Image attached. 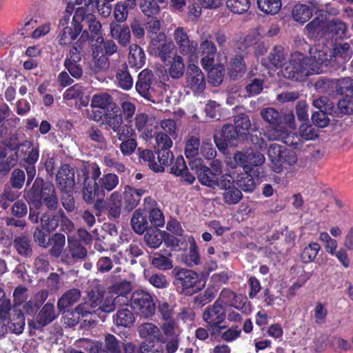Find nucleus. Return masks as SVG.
I'll use <instances>...</instances> for the list:
<instances>
[{"mask_svg": "<svg viewBox=\"0 0 353 353\" xmlns=\"http://www.w3.org/2000/svg\"><path fill=\"white\" fill-rule=\"evenodd\" d=\"M352 54V50L347 43L336 44L332 52L327 47L315 45L310 48V57L298 52L292 54L289 63L281 70L282 74L285 78L302 81L310 75L321 72V65H327L332 55L336 59H341V62H345Z\"/></svg>", "mask_w": 353, "mask_h": 353, "instance_id": "nucleus-1", "label": "nucleus"}, {"mask_svg": "<svg viewBox=\"0 0 353 353\" xmlns=\"http://www.w3.org/2000/svg\"><path fill=\"white\" fill-rule=\"evenodd\" d=\"M130 291L129 283H120L114 286L112 292L110 293L92 296L89 301L77 305L75 312L81 318L85 325H94L101 312L110 313L117 306L128 305Z\"/></svg>", "mask_w": 353, "mask_h": 353, "instance_id": "nucleus-2", "label": "nucleus"}, {"mask_svg": "<svg viewBox=\"0 0 353 353\" xmlns=\"http://www.w3.org/2000/svg\"><path fill=\"white\" fill-rule=\"evenodd\" d=\"M101 169L97 164L91 165V178L86 176L83 188V199L87 203H92L100 193L113 190L119 183V177L113 173L101 176Z\"/></svg>", "mask_w": 353, "mask_h": 353, "instance_id": "nucleus-3", "label": "nucleus"}, {"mask_svg": "<svg viewBox=\"0 0 353 353\" xmlns=\"http://www.w3.org/2000/svg\"><path fill=\"white\" fill-rule=\"evenodd\" d=\"M33 198L32 205L36 209L40 208L43 203L50 210H56L58 206V199L55 194L54 185L50 183H43L42 179H37L31 190Z\"/></svg>", "mask_w": 353, "mask_h": 353, "instance_id": "nucleus-4", "label": "nucleus"}, {"mask_svg": "<svg viewBox=\"0 0 353 353\" xmlns=\"http://www.w3.org/2000/svg\"><path fill=\"white\" fill-rule=\"evenodd\" d=\"M172 273L175 276L174 285L181 288L185 294L190 295L201 289L199 275L195 272L188 269L174 268Z\"/></svg>", "mask_w": 353, "mask_h": 353, "instance_id": "nucleus-5", "label": "nucleus"}, {"mask_svg": "<svg viewBox=\"0 0 353 353\" xmlns=\"http://www.w3.org/2000/svg\"><path fill=\"white\" fill-rule=\"evenodd\" d=\"M233 159L235 164L242 168L245 173H251L254 168L262 165L265 161L262 153L251 148L236 152Z\"/></svg>", "mask_w": 353, "mask_h": 353, "instance_id": "nucleus-6", "label": "nucleus"}, {"mask_svg": "<svg viewBox=\"0 0 353 353\" xmlns=\"http://www.w3.org/2000/svg\"><path fill=\"white\" fill-rule=\"evenodd\" d=\"M157 160L154 152L150 150H144L140 153V158L148 166L155 172L164 171L165 166H168L174 159V155L170 150H157Z\"/></svg>", "mask_w": 353, "mask_h": 353, "instance_id": "nucleus-7", "label": "nucleus"}, {"mask_svg": "<svg viewBox=\"0 0 353 353\" xmlns=\"http://www.w3.org/2000/svg\"><path fill=\"white\" fill-rule=\"evenodd\" d=\"M130 306L136 313L145 318L152 316L155 312L152 296L143 290H137L132 294Z\"/></svg>", "mask_w": 353, "mask_h": 353, "instance_id": "nucleus-8", "label": "nucleus"}, {"mask_svg": "<svg viewBox=\"0 0 353 353\" xmlns=\"http://www.w3.org/2000/svg\"><path fill=\"white\" fill-rule=\"evenodd\" d=\"M172 36L180 54L188 56L190 60L198 58V43L196 41L190 39L188 32L184 28H176L174 30Z\"/></svg>", "mask_w": 353, "mask_h": 353, "instance_id": "nucleus-9", "label": "nucleus"}, {"mask_svg": "<svg viewBox=\"0 0 353 353\" xmlns=\"http://www.w3.org/2000/svg\"><path fill=\"white\" fill-rule=\"evenodd\" d=\"M87 255L86 249L75 239L74 236H68V245L61 255L63 262L68 265L74 264L77 260L84 259Z\"/></svg>", "mask_w": 353, "mask_h": 353, "instance_id": "nucleus-10", "label": "nucleus"}, {"mask_svg": "<svg viewBox=\"0 0 353 353\" xmlns=\"http://www.w3.org/2000/svg\"><path fill=\"white\" fill-rule=\"evenodd\" d=\"M83 10L79 9L76 11L71 26H66L63 28L59 35V43L61 45H68L76 39L82 31V25L79 20L83 18Z\"/></svg>", "mask_w": 353, "mask_h": 353, "instance_id": "nucleus-11", "label": "nucleus"}, {"mask_svg": "<svg viewBox=\"0 0 353 353\" xmlns=\"http://www.w3.org/2000/svg\"><path fill=\"white\" fill-rule=\"evenodd\" d=\"M174 49V44L166 40L163 33H160L152 38L149 47L150 53L159 57L163 61H165Z\"/></svg>", "mask_w": 353, "mask_h": 353, "instance_id": "nucleus-12", "label": "nucleus"}, {"mask_svg": "<svg viewBox=\"0 0 353 353\" xmlns=\"http://www.w3.org/2000/svg\"><path fill=\"white\" fill-rule=\"evenodd\" d=\"M210 34L203 35L201 38L200 46L197 50V52L202 57L201 63L205 70H208L213 65L216 52V48L210 40Z\"/></svg>", "mask_w": 353, "mask_h": 353, "instance_id": "nucleus-13", "label": "nucleus"}, {"mask_svg": "<svg viewBox=\"0 0 353 353\" xmlns=\"http://www.w3.org/2000/svg\"><path fill=\"white\" fill-rule=\"evenodd\" d=\"M186 84L195 93H201L205 88V76L198 65L190 63L186 72Z\"/></svg>", "mask_w": 353, "mask_h": 353, "instance_id": "nucleus-14", "label": "nucleus"}, {"mask_svg": "<svg viewBox=\"0 0 353 353\" xmlns=\"http://www.w3.org/2000/svg\"><path fill=\"white\" fill-rule=\"evenodd\" d=\"M327 13L320 10L316 17L305 27V34L310 39H318L327 34Z\"/></svg>", "mask_w": 353, "mask_h": 353, "instance_id": "nucleus-15", "label": "nucleus"}, {"mask_svg": "<svg viewBox=\"0 0 353 353\" xmlns=\"http://www.w3.org/2000/svg\"><path fill=\"white\" fill-rule=\"evenodd\" d=\"M264 137L268 141L282 140L283 143L288 145L296 146L297 141H299L298 135L292 134L285 127L276 125L275 127H271L264 132Z\"/></svg>", "mask_w": 353, "mask_h": 353, "instance_id": "nucleus-16", "label": "nucleus"}, {"mask_svg": "<svg viewBox=\"0 0 353 353\" xmlns=\"http://www.w3.org/2000/svg\"><path fill=\"white\" fill-rule=\"evenodd\" d=\"M56 181L62 192H72L75 185L74 170L68 164L63 165L57 174Z\"/></svg>", "mask_w": 353, "mask_h": 353, "instance_id": "nucleus-17", "label": "nucleus"}, {"mask_svg": "<svg viewBox=\"0 0 353 353\" xmlns=\"http://www.w3.org/2000/svg\"><path fill=\"white\" fill-rule=\"evenodd\" d=\"M204 321L210 327H216L225 319V311L219 302L206 307L203 314Z\"/></svg>", "mask_w": 353, "mask_h": 353, "instance_id": "nucleus-18", "label": "nucleus"}, {"mask_svg": "<svg viewBox=\"0 0 353 353\" xmlns=\"http://www.w3.org/2000/svg\"><path fill=\"white\" fill-rule=\"evenodd\" d=\"M152 76V73L150 70H143L141 71L136 83V90L144 98L154 101L152 94L154 90L151 88Z\"/></svg>", "mask_w": 353, "mask_h": 353, "instance_id": "nucleus-19", "label": "nucleus"}, {"mask_svg": "<svg viewBox=\"0 0 353 353\" xmlns=\"http://www.w3.org/2000/svg\"><path fill=\"white\" fill-rule=\"evenodd\" d=\"M123 195L114 191L106 199V212L110 219H118L122 212L123 205Z\"/></svg>", "mask_w": 353, "mask_h": 353, "instance_id": "nucleus-20", "label": "nucleus"}, {"mask_svg": "<svg viewBox=\"0 0 353 353\" xmlns=\"http://www.w3.org/2000/svg\"><path fill=\"white\" fill-rule=\"evenodd\" d=\"M137 332L139 337L144 341H163L160 328L152 323L140 324L137 327Z\"/></svg>", "mask_w": 353, "mask_h": 353, "instance_id": "nucleus-21", "label": "nucleus"}, {"mask_svg": "<svg viewBox=\"0 0 353 353\" xmlns=\"http://www.w3.org/2000/svg\"><path fill=\"white\" fill-rule=\"evenodd\" d=\"M145 192V191L141 188L136 189L130 185L125 186L122 194L123 200H124V208L128 211L132 210L139 205Z\"/></svg>", "mask_w": 353, "mask_h": 353, "instance_id": "nucleus-22", "label": "nucleus"}, {"mask_svg": "<svg viewBox=\"0 0 353 353\" xmlns=\"http://www.w3.org/2000/svg\"><path fill=\"white\" fill-rule=\"evenodd\" d=\"M155 123L154 117H148L143 113L139 114L135 117V126L141 132L142 137L146 140L152 137V130L155 127Z\"/></svg>", "mask_w": 353, "mask_h": 353, "instance_id": "nucleus-23", "label": "nucleus"}, {"mask_svg": "<svg viewBox=\"0 0 353 353\" xmlns=\"http://www.w3.org/2000/svg\"><path fill=\"white\" fill-rule=\"evenodd\" d=\"M238 137L239 135L232 125H225L219 134H214V139L217 148L220 150H224L228 145H231L230 141Z\"/></svg>", "mask_w": 353, "mask_h": 353, "instance_id": "nucleus-24", "label": "nucleus"}, {"mask_svg": "<svg viewBox=\"0 0 353 353\" xmlns=\"http://www.w3.org/2000/svg\"><path fill=\"white\" fill-rule=\"evenodd\" d=\"M111 37L121 46H126L130 41L131 34L128 26L112 22L110 25Z\"/></svg>", "mask_w": 353, "mask_h": 353, "instance_id": "nucleus-25", "label": "nucleus"}, {"mask_svg": "<svg viewBox=\"0 0 353 353\" xmlns=\"http://www.w3.org/2000/svg\"><path fill=\"white\" fill-rule=\"evenodd\" d=\"M285 150V148L276 143L271 144L268 148V158L271 161L272 170L276 173L282 171V159Z\"/></svg>", "mask_w": 353, "mask_h": 353, "instance_id": "nucleus-26", "label": "nucleus"}, {"mask_svg": "<svg viewBox=\"0 0 353 353\" xmlns=\"http://www.w3.org/2000/svg\"><path fill=\"white\" fill-rule=\"evenodd\" d=\"M169 165H170V172L172 174L182 176L190 184L193 183L195 177L188 171L185 160L182 156L177 157Z\"/></svg>", "mask_w": 353, "mask_h": 353, "instance_id": "nucleus-27", "label": "nucleus"}, {"mask_svg": "<svg viewBox=\"0 0 353 353\" xmlns=\"http://www.w3.org/2000/svg\"><path fill=\"white\" fill-rule=\"evenodd\" d=\"M108 353H137L136 345L132 343H127L123 346V351H120L118 341L112 334H107L105 338V346Z\"/></svg>", "mask_w": 353, "mask_h": 353, "instance_id": "nucleus-28", "label": "nucleus"}, {"mask_svg": "<svg viewBox=\"0 0 353 353\" xmlns=\"http://www.w3.org/2000/svg\"><path fill=\"white\" fill-rule=\"evenodd\" d=\"M136 4V0H125L117 2L114 8V19L119 23L125 21L128 17L129 10H133Z\"/></svg>", "mask_w": 353, "mask_h": 353, "instance_id": "nucleus-29", "label": "nucleus"}, {"mask_svg": "<svg viewBox=\"0 0 353 353\" xmlns=\"http://www.w3.org/2000/svg\"><path fill=\"white\" fill-rule=\"evenodd\" d=\"M63 217V211L60 210L56 213H43L40 219L42 230L46 232H51L55 230L59 226L60 220Z\"/></svg>", "mask_w": 353, "mask_h": 353, "instance_id": "nucleus-30", "label": "nucleus"}, {"mask_svg": "<svg viewBox=\"0 0 353 353\" xmlns=\"http://www.w3.org/2000/svg\"><path fill=\"white\" fill-rule=\"evenodd\" d=\"M56 318L54 305L51 303H46L41 308L37 316L36 328L43 327L51 323Z\"/></svg>", "mask_w": 353, "mask_h": 353, "instance_id": "nucleus-31", "label": "nucleus"}, {"mask_svg": "<svg viewBox=\"0 0 353 353\" xmlns=\"http://www.w3.org/2000/svg\"><path fill=\"white\" fill-rule=\"evenodd\" d=\"M128 62L132 67L140 68L144 63L145 55L143 50L137 44H132L129 48Z\"/></svg>", "mask_w": 353, "mask_h": 353, "instance_id": "nucleus-32", "label": "nucleus"}, {"mask_svg": "<svg viewBox=\"0 0 353 353\" xmlns=\"http://www.w3.org/2000/svg\"><path fill=\"white\" fill-rule=\"evenodd\" d=\"M84 92L83 87L79 84H75L64 92L63 97L65 101L79 99L83 105H85L89 101V97L84 96Z\"/></svg>", "mask_w": 353, "mask_h": 353, "instance_id": "nucleus-33", "label": "nucleus"}, {"mask_svg": "<svg viewBox=\"0 0 353 353\" xmlns=\"http://www.w3.org/2000/svg\"><path fill=\"white\" fill-rule=\"evenodd\" d=\"M114 321L118 326L130 327L134 324L135 317L130 309L123 307L118 310L114 316Z\"/></svg>", "mask_w": 353, "mask_h": 353, "instance_id": "nucleus-34", "label": "nucleus"}, {"mask_svg": "<svg viewBox=\"0 0 353 353\" xmlns=\"http://www.w3.org/2000/svg\"><path fill=\"white\" fill-rule=\"evenodd\" d=\"M81 292L78 289H71L65 292L58 300L57 307L60 311H65L72 306L80 298Z\"/></svg>", "mask_w": 353, "mask_h": 353, "instance_id": "nucleus-35", "label": "nucleus"}, {"mask_svg": "<svg viewBox=\"0 0 353 353\" xmlns=\"http://www.w3.org/2000/svg\"><path fill=\"white\" fill-rule=\"evenodd\" d=\"M185 71V63L183 59L179 54H175L170 60L168 72L169 76L175 79L183 77Z\"/></svg>", "mask_w": 353, "mask_h": 353, "instance_id": "nucleus-36", "label": "nucleus"}, {"mask_svg": "<svg viewBox=\"0 0 353 353\" xmlns=\"http://www.w3.org/2000/svg\"><path fill=\"white\" fill-rule=\"evenodd\" d=\"M347 26L339 19H327V34L332 39H341L346 35Z\"/></svg>", "mask_w": 353, "mask_h": 353, "instance_id": "nucleus-37", "label": "nucleus"}, {"mask_svg": "<svg viewBox=\"0 0 353 353\" xmlns=\"http://www.w3.org/2000/svg\"><path fill=\"white\" fill-rule=\"evenodd\" d=\"M314 9L315 7L312 3L311 6L305 4H297L292 11L293 18L296 21L305 23L312 17Z\"/></svg>", "mask_w": 353, "mask_h": 353, "instance_id": "nucleus-38", "label": "nucleus"}, {"mask_svg": "<svg viewBox=\"0 0 353 353\" xmlns=\"http://www.w3.org/2000/svg\"><path fill=\"white\" fill-rule=\"evenodd\" d=\"M188 241L190 243L189 252L185 256L183 262L188 266L197 265L201 262L199 248L193 236H189Z\"/></svg>", "mask_w": 353, "mask_h": 353, "instance_id": "nucleus-39", "label": "nucleus"}, {"mask_svg": "<svg viewBox=\"0 0 353 353\" xmlns=\"http://www.w3.org/2000/svg\"><path fill=\"white\" fill-rule=\"evenodd\" d=\"M14 312L10 321H8L9 329L15 334H20L23 332L25 326V318L21 310L14 308Z\"/></svg>", "mask_w": 353, "mask_h": 353, "instance_id": "nucleus-40", "label": "nucleus"}, {"mask_svg": "<svg viewBox=\"0 0 353 353\" xmlns=\"http://www.w3.org/2000/svg\"><path fill=\"white\" fill-rule=\"evenodd\" d=\"M148 225V221L145 216H143L141 209L136 210L132 214L131 219V226L133 230L139 234H143Z\"/></svg>", "mask_w": 353, "mask_h": 353, "instance_id": "nucleus-41", "label": "nucleus"}, {"mask_svg": "<svg viewBox=\"0 0 353 353\" xmlns=\"http://www.w3.org/2000/svg\"><path fill=\"white\" fill-rule=\"evenodd\" d=\"M251 128V122L248 115L240 114L234 118V128L239 137L246 135Z\"/></svg>", "mask_w": 353, "mask_h": 353, "instance_id": "nucleus-42", "label": "nucleus"}, {"mask_svg": "<svg viewBox=\"0 0 353 353\" xmlns=\"http://www.w3.org/2000/svg\"><path fill=\"white\" fill-rule=\"evenodd\" d=\"M259 9L266 14H277L281 8V0H257Z\"/></svg>", "mask_w": 353, "mask_h": 353, "instance_id": "nucleus-43", "label": "nucleus"}, {"mask_svg": "<svg viewBox=\"0 0 353 353\" xmlns=\"http://www.w3.org/2000/svg\"><path fill=\"white\" fill-rule=\"evenodd\" d=\"M321 249L320 245L316 242H312L305 246L301 253V260L304 263H309L314 261Z\"/></svg>", "mask_w": 353, "mask_h": 353, "instance_id": "nucleus-44", "label": "nucleus"}, {"mask_svg": "<svg viewBox=\"0 0 353 353\" xmlns=\"http://www.w3.org/2000/svg\"><path fill=\"white\" fill-rule=\"evenodd\" d=\"M18 161L17 152L10 150L8 153L5 150L0 151V169L8 170Z\"/></svg>", "mask_w": 353, "mask_h": 353, "instance_id": "nucleus-45", "label": "nucleus"}, {"mask_svg": "<svg viewBox=\"0 0 353 353\" xmlns=\"http://www.w3.org/2000/svg\"><path fill=\"white\" fill-rule=\"evenodd\" d=\"M165 0H141L140 8L142 12L148 17L157 15L160 10L157 3H163Z\"/></svg>", "mask_w": 353, "mask_h": 353, "instance_id": "nucleus-46", "label": "nucleus"}, {"mask_svg": "<svg viewBox=\"0 0 353 353\" xmlns=\"http://www.w3.org/2000/svg\"><path fill=\"white\" fill-rule=\"evenodd\" d=\"M163 231L152 229L146 232L144 240L147 245L152 248H159L163 242Z\"/></svg>", "mask_w": 353, "mask_h": 353, "instance_id": "nucleus-47", "label": "nucleus"}, {"mask_svg": "<svg viewBox=\"0 0 353 353\" xmlns=\"http://www.w3.org/2000/svg\"><path fill=\"white\" fill-rule=\"evenodd\" d=\"M110 95L105 92L94 94L91 100L90 108L104 110L112 103Z\"/></svg>", "mask_w": 353, "mask_h": 353, "instance_id": "nucleus-48", "label": "nucleus"}, {"mask_svg": "<svg viewBox=\"0 0 353 353\" xmlns=\"http://www.w3.org/2000/svg\"><path fill=\"white\" fill-rule=\"evenodd\" d=\"M246 67L241 56H237L232 59L229 67V74L231 78L236 79L245 71Z\"/></svg>", "mask_w": 353, "mask_h": 353, "instance_id": "nucleus-49", "label": "nucleus"}, {"mask_svg": "<svg viewBox=\"0 0 353 353\" xmlns=\"http://www.w3.org/2000/svg\"><path fill=\"white\" fill-rule=\"evenodd\" d=\"M65 243V237L63 234H54L51 239L50 254L54 256H59L63 251Z\"/></svg>", "mask_w": 353, "mask_h": 353, "instance_id": "nucleus-50", "label": "nucleus"}, {"mask_svg": "<svg viewBox=\"0 0 353 353\" xmlns=\"http://www.w3.org/2000/svg\"><path fill=\"white\" fill-rule=\"evenodd\" d=\"M227 7L236 14H242L248 10L250 6V0H228Z\"/></svg>", "mask_w": 353, "mask_h": 353, "instance_id": "nucleus-51", "label": "nucleus"}, {"mask_svg": "<svg viewBox=\"0 0 353 353\" xmlns=\"http://www.w3.org/2000/svg\"><path fill=\"white\" fill-rule=\"evenodd\" d=\"M200 140L194 136L189 137L185 142V154L190 159L196 157L199 153Z\"/></svg>", "mask_w": 353, "mask_h": 353, "instance_id": "nucleus-52", "label": "nucleus"}, {"mask_svg": "<svg viewBox=\"0 0 353 353\" xmlns=\"http://www.w3.org/2000/svg\"><path fill=\"white\" fill-rule=\"evenodd\" d=\"M225 328V326L220 327L221 336L225 341L232 342L240 337L241 334V328L238 325H232L228 327L225 331H222Z\"/></svg>", "mask_w": 353, "mask_h": 353, "instance_id": "nucleus-53", "label": "nucleus"}, {"mask_svg": "<svg viewBox=\"0 0 353 353\" xmlns=\"http://www.w3.org/2000/svg\"><path fill=\"white\" fill-rule=\"evenodd\" d=\"M118 85L123 90H130L133 85V80L131 75L126 70H119L116 76Z\"/></svg>", "mask_w": 353, "mask_h": 353, "instance_id": "nucleus-54", "label": "nucleus"}, {"mask_svg": "<svg viewBox=\"0 0 353 353\" xmlns=\"http://www.w3.org/2000/svg\"><path fill=\"white\" fill-rule=\"evenodd\" d=\"M262 118L272 125L280 124L281 117L280 113L272 108H267L261 111Z\"/></svg>", "mask_w": 353, "mask_h": 353, "instance_id": "nucleus-55", "label": "nucleus"}, {"mask_svg": "<svg viewBox=\"0 0 353 353\" xmlns=\"http://www.w3.org/2000/svg\"><path fill=\"white\" fill-rule=\"evenodd\" d=\"M209 72L210 82L214 86L219 85L223 81L225 74V68L223 64H219L216 67L210 68Z\"/></svg>", "mask_w": 353, "mask_h": 353, "instance_id": "nucleus-56", "label": "nucleus"}, {"mask_svg": "<svg viewBox=\"0 0 353 353\" xmlns=\"http://www.w3.org/2000/svg\"><path fill=\"white\" fill-rule=\"evenodd\" d=\"M172 139L165 132H157L155 135L157 150H170L173 145Z\"/></svg>", "mask_w": 353, "mask_h": 353, "instance_id": "nucleus-57", "label": "nucleus"}, {"mask_svg": "<svg viewBox=\"0 0 353 353\" xmlns=\"http://www.w3.org/2000/svg\"><path fill=\"white\" fill-rule=\"evenodd\" d=\"M160 341H143L139 347V353H163V345Z\"/></svg>", "mask_w": 353, "mask_h": 353, "instance_id": "nucleus-58", "label": "nucleus"}, {"mask_svg": "<svg viewBox=\"0 0 353 353\" xmlns=\"http://www.w3.org/2000/svg\"><path fill=\"white\" fill-rule=\"evenodd\" d=\"M218 176L214 173L209 168L199 175V181L206 186L210 188H216V181L218 179Z\"/></svg>", "mask_w": 353, "mask_h": 353, "instance_id": "nucleus-59", "label": "nucleus"}, {"mask_svg": "<svg viewBox=\"0 0 353 353\" xmlns=\"http://www.w3.org/2000/svg\"><path fill=\"white\" fill-rule=\"evenodd\" d=\"M241 192L234 186L225 190L223 193V201L225 203L229 205L236 204L242 198Z\"/></svg>", "mask_w": 353, "mask_h": 353, "instance_id": "nucleus-60", "label": "nucleus"}, {"mask_svg": "<svg viewBox=\"0 0 353 353\" xmlns=\"http://www.w3.org/2000/svg\"><path fill=\"white\" fill-rule=\"evenodd\" d=\"M152 264L161 270H170L172 268V262L169 257L156 253L152 258Z\"/></svg>", "mask_w": 353, "mask_h": 353, "instance_id": "nucleus-61", "label": "nucleus"}, {"mask_svg": "<svg viewBox=\"0 0 353 353\" xmlns=\"http://www.w3.org/2000/svg\"><path fill=\"white\" fill-rule=\"evenodd\" d=\"M81 343V346L89 353H108L104 346L100 342L83 339Z\"/></svg>", "mask_w": 353, "mask_h": 353, "instance_id": "nucleus-62", "label": "nucleus"}, {"mask_svg": "<svg viewBox=\"0 0 353 353\" xmlns=\"http://www.w3.org/2000/svg\"><path fill=\"white\" fill-rule=\"evenodd\" d=\"M283 48L281 46H276L269 56L270 63L275 67H281L285 60Z\"/></svg>", "mask_w": 353, "mask_h": 353, "instance_id": "nucleus-63", "label": "nucleus"}, {"mask_svg": "<svg viewBox=\"0 0 353 353\" xmlns=\"http://www.w3.org/2000/svg\"><path fill=\"white\" fill-rule=\"evenodd\" d=\"M161 329L168 339L172 337H178L179 336V330L176 323L172 319L165 320L163 323Z\"/></svg>", "mask_w": 353, "mask_h": 353, "instance_id": "nucleus-64", "label": "nucleus"}]
</instances>
